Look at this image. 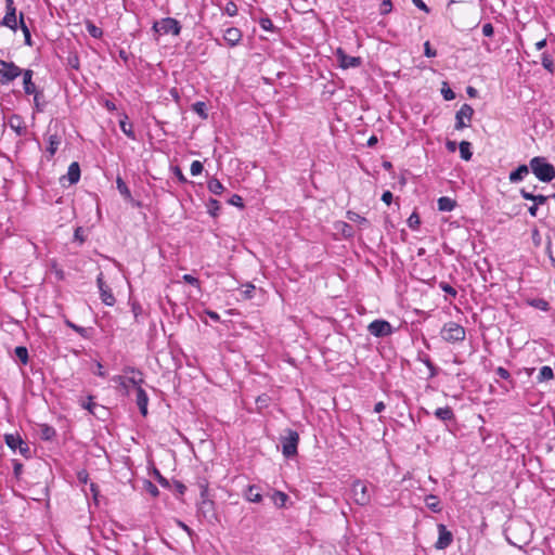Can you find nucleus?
Returning <instances> with one entry per match:
<instances>
[{
  "mask_svg": "<svg viewBox=\"0 0 555 555\" xmlns=\"http://www.w3.org/2000/svg\"><path fill=\"white\" fill-rule=\"evenodd\" d=\"M96 284H98V287H99V291H100L101 300L106 306H114L116 299H115V297H114V295L112 293V289L104 282L103 272H100L98 274V276H96Z\"/></svg>",
  "mask_w": 555,
  "mask_h": 555,
  "instance_id": "9b49d317",
  "label": "nucleus"
},
{
  "mask_svg": "<svg viewBox=\"0 0 555 555\" xmlns=\"http://www.w3.org/2000/svg\"><path fill=\"white\" fill-rule=\"evenodd\" d=\"M244 287H245V289L242 291L243 297L245 299H250L253 297V293L255 291V285H253L251 283H247Z\"/></svg>",
  "mask_w": 555,
  "mask_h": 555,
  "instance_id": "13d9d810",
  "label": "nucleus"
},
{
  "mask_svg": "<svg viewBox=\"0 0 555 555\" xmlns=\"http://www.w3.org/2000/svg\"><path fill=\"white\" fill-rule=\"evenodd\" d=\"M418 359H420V361H422V362L427 366V369L429 370L428 378H434L435 376H437V374H438V369H437V366L433 363V361L430 360V358H429L428 356L420 357Z\"/></svg>",
  "mask_w": 555,
  "mask_h": 555,
  "instance_id": "473e14b6",
  "label": "nucleus"
},
{
  "mask_svg": "<svg viewBox=\"0 0 555 555\" xmlns=\"http://www.w3.org/2000/svg\"><path fill=\"white\" fill-rule=\"evenodd\" d=\"M352 499L356 504L365 506L371 502V493L366 483L360 479H356L351 486Z\"/></svg>",
  "mask_w": 555,
  "mask_h": 555,
  "instance_id": "423d86ee",
  "label": "nucleus"
},
{
  "mask_svg": "<svg viewBox=\"0 0 555 555\" xmlns=\"http://www.w3.org/2000/svg\"><path fill=\"white\" fill-rule=\"evenodd\" d=\"M437 204L439 211H452L456 206V202L448 196L439 197Z\"/></svg>",
  "mask_w": 555,
  "mask_h": 555,
  "instance_id": "5701e85b",
  "label": "nucleus"
},
{
  "mask_svg": "<svg viewBox=\"0 0 555 555\" xmlns=\"http://www.w3.org/2000/svg\"><path fill=\"white\" fill-rule=\"evenodd\" d=\"M554 377V373L552 367L544 365L540 369L539 375H538V382L542 383L545 380H550Z\"/></svg>",
  "mask_w": 555,
  "mask_h": 555,
  "instance_id": "72a5a7b5",
  "label": "nucleus"
},
{
  "mask_svg": "<svg viewBox=\"0 0 555 555\" xmlns=\"http://www.w3.org/2000/svg\"><path fill=\"white\" fill-rule=\"evenodd\" d=\"M474 115V108L469 104H463L455 114V126L456 130H462L469 126Z\"/></svg>",
  "mask_w": 555,
  "mask_h": 555,
  "instance_id": "1a4fd4ad",
  "label": "nucleus"
},
{
  "mask_svg": "<svg viewBox=\"0 0 555 555\" xmlns=\"http://www.w3.org/2000/svg\"><path fill=\"white\" fill-rule=\"evenodd\" d=\"M223 39L230 47H235L242 39V31L236 27L225 29Z\"/></svg>",
  "mask_w": 555,
  "mask_h": 555,
  "instance_id": "dca6fc26",
  "label": "nucleus"
},
{
  "mask_svg": "<svg viewBox=\"0 0 555 555\" xmlns=\"http://www.w3.org/2000/svg\"><path fill=\"white\" fill-rule=\"evenodd\" d=\"M269 401H270L269 396H267V395H261V396H259V397L256 399L257 408H258L259 410H261V409H263V408H267V406H268Z\"/></svg>",
  "mask_w": 555,
  "mask_h": 555,
  "instance_id": "864d4df0",
  "label": "nucleus"
},
{
  "mask_svg": "<svg viewBox=\"0 0 555 555\" xmlns=\"http://www.w3.org/2000/svg\"><path fill=\"white\" fill-rule=\"evenodd\" d=\"M62 143V135L57 133V131L51 133V128L49 127L47 133V152L49 153V158H52L56 151L59 150Z\"/></svg>",
  "mask_w": 555,
  "mask_h": 555,
  "instance_id": "4468645a",
  "label": "nucleus"
},
{
  "mask_svg": "<svg viewBox=\"0 0 555 555\" xmlns=\"http://www.w3.org/2000/svg\"><path fill=\"white\" fill-rule=\"evenodd\" d=\"M0 25L5 26L12 30H16L17 26H20V24H17L16 14H12V13H5L2 21L0 22Z\"/></svg>",
  "mask_w": 555,
  "mask_h": 555,
  "instance_id": "a878e982",
  "label": "nucleus"
},
{
  "mask_svg": "<svg viewBox=\"0 0 555 555\" xmlns=\"http://www.w3.org/2000/svg\"><path fill=\"white\" fill-rule=\"evenodd\" d=\"M529 167L541 182H551L555 178V167L544 157L535 156L530 159Z\"/></svg>",
  "mask_w": 555,
  "mask_h": 555,
  "instance_id": "f257e3e1",
  "label": "nucleus"
},
{
  "mask_svg": "<svg viewBox=\"0 0 555 555\" xmlns=\"http://www.w3.org/2000/svg\"><path fill=\"white\" fill-rule=\"evenodd\" d=\"M207 188L212 194L216 195L221 194L223 191L222 183L216 178H212L207 182Z\"/></svg>",
  "mask_w": 555,
  "mask_h": 555,
  "instance_id": "f704fd0d",
  "label": "nucleus"
},
{
  "mask_svg": "<svg viewBox=\"0 0 555 555\" xmlns=\"http://www.w3.org/2000/svg\"><path fill=\"white\" fill-rule=\"evenodd\" d=\"M542 66L544 67V69H553V66H554L553 60L546 53L542 54Z\"/></svg>",
  "mask_w": 555,
  "mask_h": 555,
  "instance_id": "6e6d98bb",
  "label": "nucleus"
},
{
  "mask_svg": "<svg viewBox=\"0 0 555 555\" xmlns=\"http://www.w3.org/2000/svg\"><path fill=\"white\" fill-rule=\"evenodd\" d=\"M413 4L425 13H430L429 7L423 0H411Z\"/></svg>",
  "mask_w": 555,
  "mask_h": 555,
  "instance_id": "69168bd1",
  "label": "nucleus"
},
{
  "mask_svg": "<svg viewBox=\"0 0 555 555\" xmlns=\"http://www.w3.org/2000/svg\"><path fill=\"white\" fill-rule=\"evenodd\" d=\"M9 125L17 135H24L26 133V126L20 115H13L9 120Z\"/></svg>",
  "mask_w": 555,
  "mask_h": 555,
  "instance_id": "a211bd4d",
  "label": "nucleus"
},
{
  "mask_svg": "<svg viewBox=\"0 0 555 555\" xmlns=\"http://www.w3.org/2000/svg\"><path fill=\"white\" fill-rule=\"evenodd\" d=\"M145 490L154 498L159 494L158 488L151 481H145Z\"/></svg>",
  "mask_w": 555,
  "mask_h": 555,
  "instance_id": "5fc2aeb1",
  "label": "nucleus"
},
{
  "mask_svg": "<svg viewBox=\"0 0 555 555\" xmlns=\"http://www.w3.org/2000/svg\"><path fill=\"white\" fill-rule=\"evenodd\" d=\"M23 85H24V91L26 94H35L38 92L36 85L31 80L33 72H23Z\"/></svg>",
  "mask_w": 555,
  "mask_h": 555,
  "instance_id": "393cba45",
  "label": "nucleus"
},
{
  "mask_svg": "<svg viewBox=\"0 0 555 555\" xmlns=\"http://www.w3.org/2000/svg\"><path fill=\"white\" fill-rule=\"evenodd\" d=\"M137 391V404L139 406L140 413L142 416L147 415V404H149V397L145 390L142 387H138Z\"/></svg>",
  "mask_w": 555,
  "mask_h": 555,
  "instance_id": "f3484780",
  "label": "nucleus"
},
{
  "mask_svg": "<svg viewBox=\"0 0 555 555\" xmlns=\"http://www.w3.org/2000/svg\"><path fill=\"white\" fill-rule=\"evenodd\" d=\"M182 26L180 22L173 17H164L160 21H155L152 25V31L155 38L162 35H173L179 36Z\"/></svg>",
  "mask_w": 555,
  "mask_h": 555,
  "instance_id": "f03ea898",
  "label": "nucleus"
},
{
  "mask_svg": "<svg viewBox=\"0 0 555 555\" xmlns=\"http://www.w3.org/2000/svg\"><path fill=\"white\" fill-rule=\"evenodd\" d=\"M440 335L444 341L455 344L465 339L466 331L456 322H448L442 326Z\"/></svg>",
  "mask_w": 555,
  "mask_h": 555,
  "instance_id": "7ed1b4c3",
  "label": "nucleus"
},
{
  "mask_svg": "<svg viewBox=\"0 0 555 555\" xmlns=\"http://www.w3.org/2000/svg\"><path fill=\"white\" fill-rule=\"evenodd\" d=\"M172 171H173V175L177 177V179L179 180V182L181 183H186L188 182V179L185 178V176L183 175L182 170L180 169V167L178 166H175L172 167Z\"/></svg>",
  "mask_w": 555,
  "mask_h": 555,
  "instance_id": "e2e57ef3",
  "label": "nucleus"
},
{
  "mask_svg": "<svg viewBox=\"0 0 555 555\" xmlns=\"http://www.w3.org/2000/svg\"><path fill=\"white\" fill-rule=\"evenodd\" d=\"M4 441L7 446L12 450H18L20 454L26 459L31 457V451L29 446L22 439L18 434H7L4 435Z\"/></svg>",
  "mask_w": 555,
  "mask_h": 555,
  "instance_id": "0eeeda50",
  "label": "nucleus"
},
{
  "mask_svg": "<svg viewBox=\"0 0 555 555\" xmlns=\"http://www.w3.org/2000/svg\"><path fill=\"white\" fill-rule=\"evenodd\" d=\"M208 487L207 483L201 485V502L198 503L197 511L206 519L211 520L216 518L215 503L207 498Z\"/></svg>",
  "mask_w": 555,
  "mask_h": 555,
  "instance_id": "39448f33",
  "label": "nucleus"
},
{
  "mask_svg": "<svg viewBox=\"0 0 555 555\" xmlns=\"http://www.w3.org/2000/svg\"><path fill=\"white\" fill-rule=\"evenodd\" d=\"M85 25H86V29L88 31V34L92 37V38H95V39H100L102 38L103 36V30L101 27H98L92 21L90 20H87L85 22Z\"/></svg>",
  "mask_w": 555,
  "mask_h": 555,
  "instance_id": "cd10ccee",
  "label": "nucleus"
},
{
  "mask_svg": "<svg viewBox=\"0 0 555 555\" xmlns=\"http://www.w3.org/2000/svg\"><path fill=\"white\" fill-rule=\"evenodd\" d=\"M67 180L69 182V184H75L79 181L80 179V167H79V164L77 162H73L69 166H68V169H67V173L63 177H61V182H63L64 180Z\"/></svg>",
  "mask_w": 555,
  "mask_h": 555,
  "instance_id": "2eb2a0df",
  "label": "nucleus"
},
{
  "mask_svg": "<svg viewBox=\"0 0 555 555\" xmlns=\"http://www.w3.org/2000/svg\"><path fill=\"white\" fill-rule=\"evenodd\" d=\"M495 374H496L499 377H501L502 379H506V380H507V379H509V378H511V374H509V372H508L505 367H503V366H499V367H496V370H495Z\"/></svg>",
  "mask_w": 555,
  "mask_h": 555,
  "instance_id": "338daca9",
  "label": "nucleus"
},
{
  "mask_svg": "<svg viewBox=\"0 0 555 555\" xmlns=\"http://www.w3.org/2000/svg\"><path fill=\"white\" fill-rule=\"evenodd\" d=\"M237 11H238V9L234 1H229L225 4L224 13L228 14L229 16H235L237 14Z\"/></svg>",
  "mask_w": 555,
  "mask_h": 555,
  "instance_id": "8fccbe9b",
  "label": "nucleus"
},
{
  "mask_svg": "<svg viewBox=\"0 0 555 555\" xmlns=\"http://www.w3.org/2000/svg\"><path fill=\"white\" fill-rule=\"evenodd\" d=\"M65 324H66L67 327L72 328L77 334H79L81 337L89 338V330L88 328L79 326V325L73 323L69 320H65Z\"/></svg>",
  "mask_w": 555,
  "mask_h": 555,
  "instance_id": "c9c22d12",
  "label": "nucleus"
},
{
  "mask_svg": "<svg viewBox=\"0 0 555 555\" xmlns=\"http://www.w3.org/2000/svg\"><path fill=\"white\" fill-rule=\"evenodd\" d=\"M116 184H117V189H118L119 193L126 199H132L131 192H130L129 188L127 186V184L124 182V180L121 178H119V177L117 178Z\"/></svg>",
  "mask_w": 555,
  "mask_h": 555,
  "instance_id": "4c0bfd02",
  "label": "nucleus"
},
{
  "mask_svg": "<svg viewBox=\"0 0 555 555\" xmlns=\"http://www.w3.org/2000/svg\"><path fill=\"white\" fill-rule=\"evenodd\" d=\"M435 416L443 422L454 421L455 415L450 406L438 408L434 412Z\"/></svg>",
  "mask_w": 555,
  "mask_h": 555,
  "instance_id": "aec40b11",
  "label": "nucleus"
},
{
  "mask_svg": "<svg viewBox=\"0 0 555 555\" xmlns=\"http://www.w3.org/2000/svg\"><path fill=\"white\" fill-rule=\"evenodd\" d=\"M4 50H0V69H22L17 65H15L13 62H7L3 60L5 55Z\"/></svg>",
  "mask_w": 555,
  "mask_h": 555,
  "instance_id": "37998d69",
  "label": "nucleus"
},
{
  "mask_svg": "<svg viewBox=\"0 0 555 555\" xmlns=\"http://www.w3.org/2000/svg\"><path fill=\"white\" fill-rule=\"evenodd\" d=\"M274 504L279 507H283L288 500V495L282 491H275L272 495Z\"/></svg>",
  "mask_w": 555,
  "mask_h": 555,
  "instance_id": "ea45409f",
  "label": "nucleus"
},
{
  "mask_svg": "<svg viewBox=\"0 0 555 555\" xmlns=\"http://www.w3.org/2000/svg\"><path fill=\"white\" fill-rule=\"evenodd\" d=\"M18 24H20V28L22 29V31L24 34L25 44L33 46L31 34H30V30H29L28 26L26 25V23L24 21V14L23 13H20Z\"/></svg>",
  "mask_w": 555,
  "mask_h": 555,
  "instance_id": "7c9ffc66",
  "label": "nucleus"
},
{
  "mask_svg": "<svg viewBox=\"0 0 555 555\" xmlns=\"http://www.w3.org/2000/svg\"><path fill=\"white\" fill-rule=\"evenodd\" d=\"M207 208H208V214L211 217H217L219 215L221 207H220V203L217 199L209 198V201L207 203Z\"/></svg>",
  "mask_w": 555,
  "mask_h": 555,
  "instance_id": "a19ab883",
  "label": "nucleus"
},
{
  "mask_svg": "<svg viewBox=\"0 0 555 555\" xmlns=\"http://www.w3.org/2000/svg\"><path fill=\"white\" fill-rule=\"evenodd\" d=\"M347 216H348L349 220L354 221V222H360V223L367 222L366 218H364V217H362L359 214L353 212V211H348Z\"/></svg>",
  "mask_w": 555,
  "mask_h": 555,
  "instance_id": "680f3d73",
  "label": "nucleus"
},
{
  "mask_svg": "<svg viewBox=\"0 0 555 555\" xmlns=\"http://www.w3.org/2000/svg\"><path fill=\"white\" fill-rule=\"evenodd\" d=\"M74 240L75 241H78L79 244H83L86 242V236H85V230L83 228L81 227H77L75 229V232H74Z\"/></svg>",
  "mask_w": 555,
  "mask_h": 555,
  "instance_id": "603ef678",
  "label": "nucleus"
},
{
  "mask_svg": "<svg viewBox=\"0 0 555 555\" xmlns=\"http://www.w3.org/2000/svg\"><path fill=\"white\" fill-rule=\"evenodd\" d=\"M245 499L253 503H260L262 501V495L259 492V488L255 485L249 486L245 492Z\"/></svg>",
  "mask_w": 555,
  "mask_h": 555,
  "instance_id": "b1692460",
  "label": "nucleus"
},
{
  "mask_svg": "<svg viewBox=\"0 0 555 555\" xmlns=\"http://www.w3.org/2000/svg\"><path fill=\"white\" fill-rule=\"evenodd\" d=\"M299 435L296 430L287 428L281 436L282 453L285 457H292L297 454Z\"/></svg>",
  "mask_w": 555,
  "mask_h": 555,
  "instance_id": "20e7f679",
  "label": "nucleus"
},
{
  "mask_svg": "<svg viewBox=\"0 0 555 555\" xmlns=\"http://www.w3.org/2000/svg\"><path fill=\"white\" fill-rule=\"evenodd\" d=\"M155 478L162 487H164V488L170 487L168 479H166L157 469H155Z\"/></svg>",
  "mask_w": 555,
  "mask_h": 555,
  "instance_id": "052dcab7",
  "label": "nucleus"
},
{
  "mask_svg": "<svg viewBox=\"0 0 555 555\" xmlns=\"http://www.w3.org/2000/svg\"><path fill=\"white\" fill-rule=\"evenodd\" d=\"M438 540L435 543L437 550H444L453 542V534L449 531L443 524H438Z\"/></svg>",
  "mask_w": 555,
  "mask_h": 555,
  "instance_id": "ddd939ff",
  "label": "nucleus"
},
{
  "mask_svg": "<svg viewBox=\"0 0 555 555\" xmlns=\"http://www.w3.org/2000/svg\"><path fill=\"white\" fill-rule=\"evenodd\" d=\"M530 167L527 165H519L514 171L509 173V181L512 183H517L521 181L528 173H529Z\"/></svg>",
  "mask_w": 555,
  "mask_h": 555,
  "instance_id": "6ab92c4d",
  "label": "nucleus"
},
{
  "mask_svg": "<svg viewBox=\"0 0 555 555\" xmlns=\"http://www.w3.org/2000/svg\"><path fill=\"white\" fill-rule=\"evenodd\" d=\"M426 506L434 513H439L441 511V505L438 496L434 494H428L425 498Z\"/></svg>",
  "mask_w": 555,
  "mask_h": 555,
  "instance_id": "bb28decb",
  "label": "nucleus"
},
{
  "mask_svg": "<svg viewBox=\"0 0 555 555\" xmlns=\"http://www.w3.org/2000/svg\"><path fill=\"white\" fill-rule=\"evenodd\" d=\"M22 72H0V83H8L20 76Z\"/></svg>",
  "mask_w": 555,
  "mask_h": 555,
  "instance_id": "79ce46f5",
  "label": "nucleus"
},
{
  "mask_svg": "<svg viewBox=\"0 0 555 555\" xmlns=\"http://www.w3.org/2000/svg\"><path fill=\"white\" fill-rule=\"evenodd\" d=\"M437 51L431 47L429 41H426L424 43V55L427 57H434L436 56Z\"/></svg>",
  "mask_w": 555,
  "mask_h": 555,
  "instance_id": "4d7b16f0",
  "label": "nucleus"
},
{
  "mask_svg": "<svg viewBox=\"0 0 555 555\" xmlns=\"http://www.w3.org/2000/svg\"><path fill=\"white\" fill-rule=\"evenodd\" d=\"M39 436L44 441H52L56 437V430L48 424H40Z\"/></svg>",
  "mask_w": 555,
  "mask_h": 555,
  "instance_id": "4be33fe9",
  "label": "nucleus"
},
{
  "mask_svg": "<svg viewBox=\"0 0 555 555\" xmlns=\"http://www.w3.org/2000/svg\"><path fill=\"white\" fill-rule=\"evenodd\" d=\"M67 65L70 69H79V57L76 52L68 51Z\"/></svg>",
  "mask_w": 555,
  "mask_h": 555,
  "instance_id": "c03bdc74",
  "label": "nucleus"
},
{
  "mask_svg": "<svg viewBox=\"0 0 555 555\" xmlns=\"http://www.w3.org/2000/svg\"><path fill=\"white\" fill-rule=\"evenodd\" d=\"M367 331L375 337H386L392 334V326L388 321L378 319L369 324Z\"/></svg>",
  "mask_w": 555,
  "mask_h": 555,
  "instance_id": "9d476101",
  "label": "nucleus"
},
{
  "mask_svg": "<svg viewBox=\"0 0 555 555\" xmlns=\"http://www.w3.org/2000/svg\"><path fill=\"white\" fill-rule=\"evenodd\" d=\"M439 287L448 295H450L451 297H456L457 295V292L456 289L451 286L450 284L446 283V282H440L439 283Z\"/></svg>",
  "mask_w": 555,
  "mask_h": 555,
  "instance_id": "09e8293b",
  "label": "nucleus"
},
{
  "mask_svg": "<svg viewBox=\"0 0 555 555\" xmlns=\"http://www.w3.org/2000/svg\"><path fill=\"white\" fill-rule=\"evenodd\" d=\"M529 305L531 307H534V308H537L539 310H542V311H548L550 310L548 301H546L543 298H534V299L529 301Z\"/></svg>",
  "mask_w": 555,
  "mask_h": 555,
  "instance_id": "58836bf2",
  "label": "nucleus"
},
{
  "mask_svg": "<svg viewBox=\"0 0 555 555\" xmlns=\"http://www.w3.org/2000/svg\"><path fill=\"white\" fill-rule=\"evenodd\" d=\"M392 2L391 0H382L380 7H379V14L380 15H387L392 11Z\"/></svg>",
  "mask_w": 555,
  "mask_h": 555,
  "instance_id": "de8ad7c7",
  "label": "nucleus"
},
{
  "mask_svg": "<svg viewBox=\"0 0 555 555\" xmlns=\"http://www.w3.org/2000/svg\"><path fill=\"white\" fill-rule=\"evenodd\" d=\"M441 94L443 96V99L446 101H451V100H454L455 99V93L454 91H452L448 83L447 82H442V88H441Z\"/></svg>",
  "mask_w": 555,
  "mask_h": 555,
  "instance_id": "a18cd8bd",
  "label": "nucleus"
},
{
  "mask_svg": "<svg viewBox=\"0 0 555 555\" xmlns=\"http://www.w3.org/2000/svg\"><path fill=\"white\" fill-rule=\"evenodd\" d=\"M183 281L186 282L188 284L192 285V286H195V287H199V280L191 274H184L183 275Z\"/></svg>",
  "mask_w": 555,
  "mask_h": 555,
  "instance_id": "bf43d9fd",
  "label": "nucleus"
},
{
  "mask_svg": "<svg viewBox=\"0 0 555 555\" xmlns=\"http://www.w3.org/2000/svg\"><path fill=\"white\" fill-rule=\"evenodd\" d=\"M93 400V397L92 396H89L88 397V401L87 402H83L81 403V406L86 410H88L90 413L94 414V411L93 409L96 408V404L92 401Z\"/></svg>",
  "mask_w": 555,
  "mask_h": 555,
  "instance_id": "0e129e2a",
  "label": "nucleus"
},
{
  "mask_svg": "<svg viewBox=\"0 0 555 555\" xmlns=\"http://www.w3.org/2000/svg\"><path fill=\"white\" fill-rule=\"evenodd\" d=\"M482 34L485 37H492L494 34V27L491 23H486L482 26Z\"/></svg>",
  "mask_w": 555,
  "mask_h": 555,
  "instance_id": "774afa93",
  "label": "nucleus"
},
{
  "mask_svg": "<svg viewBox=\"0 0 555 555\" xmlns=\"http://www.w3.org/2000/svg\"><path fill=\"white\" fill-rule=\"evenodd\" d=\"M125 373H132L133 375L130 377H124L120 375H116L113 377V380L118 383L122 388L127 389V383L131 384L133 387H135V390L138 387H141L143 383L142 373L134 367H126Z\"/></svg>",
  "mask_w": 555,
  "mask_h": 555,
  "instance_id": "6e6552de",
  "label": "nucleus"
},
{
  "mask_svg": "<svg viewBox=\"0 0 555 555\" xmlns=\"http://www.w3.org/2000/svg\"><path fill=\"white\" fill-rule=\"evenodd\" d=\"M258 23L263 30L273 33L275 35L280 34V28L274 26V24L268 16L261 17Z\"/></svg>",
  "mask_w": 555,
  "mask_h": 555,
  "instance_id": "c85d7f7f",
  "label": "nucleus"
},
{
  "mask_svg": "<svg viewBox=\"0 0 555 555\" xmlns=\"http://www.w3.org/2000/svg\"><path fill=\"white\" fill-rule=\"evenodd\" d=\"M192 111L195 112L202 119L208 118L207 106L205 102H195L192 104Z\"/></svg>",
  "mask_w": 555,
  "mask_h": 555,
  "instance_id": "2f4dec72",
  "label": "nucleus"
},
{
  "mask_svg": "<svg viewBox=\"0 0 555 555\" xmlns=\"http://www.w3.org/2000/svg\"><path fill=\"white\" fill-rule=\"evenodd\" d=\"M420 224H421L420 216L416 212H413L408 218V225H409V228L412 229V230H416V229H418Z\"/></svg>",
  "mask_w": 555,
  "mask_h": 555,
  "instance_id": "49530a36",
  "label": "nucleus"
},
{
  "mask_svg": "<svg viewBox=\"0 0 555 555\" xmlns=\"http://www.w3.org/2000/svg\"><path fill=\"white\" fill-rule=\"evenodd\" d=\"M203 169H204V166L199 160L192 162L191 168H190L192 176H197V175L202 173Z\"/></svg>",
  "mask_w": 555,
  "mask_h": 555,
  "instance_id": "3c124183",
  "label": "nucleus"
},
{
  "mask_svg": "<svg viewBox=\"0 0 555 555\" xmlns=\"http://www.w3.org/2000/svg\"><path fill=\"white\" fill-rule=\"evenodd\" d=\"M337 63L341 69H348L349 67H359L362 65V59L359 56H349L343 49H337L336 52Z\"/></svg>",
  "mask_w": 555,
  "mask_h": 555,
  "instance_id": "f8f14e48",
  "label": "nucleus"
},
{
  "mask_svg": "<svg viewBox=\"0 0 555 555\" xmlns=\"http://www.w3.org/2000/svg\"><path fill=\"white\" fill-rule=\"evenodd\" d=\"M14 353L16 356V358L23 363V364H27L28 363V350L26 347L24 346H17L15 347L14 349Z\"/></svg>",
  "mask_w": 555,
  "mask_h": 555,
  "instance_id": "e433bc0d",
  "label": "nucleus"
},
{
  "mask_svg": "<svg viewBox=\"0 0 555 555\" xmlns=\"http://www.w3.org/2000/svg\"><path fill=\"white\" fill-rule=\"evenodd\" d=\"M461 158L464 160H470L473 157L472 144L468 141H462L459 144Z\"/></svg>",
  "mask_w": 555,
  "mask_h": 555,
  "instance_id": "c756f323",
  "label": "nucleus"
},
{
  "mask_svg": "<svg viewBox=\"0 0 555 555\" xmlns=\"http://www.w3.org/2000/svg\"><path fill=\"white\" fill-rule=\"evenodd\" d=\"M120 130L125 135H127L131 140H137V135L133 130V126L128 121V116L124 114L122 119L119 120Z\"/></svg>",
  "mask_w": 555,
  "mask_h": 555,
  "instance_id": "412c9836",
  "label": "nucleus"
}]
</instances>
